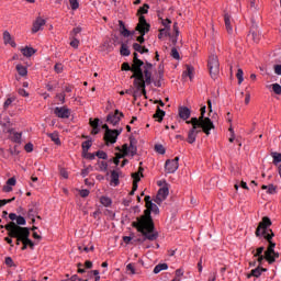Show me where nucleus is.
Segmentation results:
<instances>
[{
	"label": "nucleus",
	"instance_id": "864d4df0",
	"mask_svg": "<svg viewBox=\"0 0 281 281\" xmlns=\"http://www.w3.org/2000/svg\"><path fill=\"white\" fill-rule=\"evenodd\" d=\"M57 100L59 101V104H65V93H58L56 94Z\"/></svg>",
	"mask_w": 281,
	"mask_h": 281
},
{
	"label": "nucleus",
	"instance_id": "603ef678",
	"mask_svg": "<svg viewBox=\"0 0 281 281\" xmlns=\"http://www.w3.org/2000/svg\"><path fill=\"white\" fill-rule=\"evenodd\" d=\"M171 56L175 58V60H179L181 58L179 56V50H177V48L171 49Z\"/></svg>",
	"mask_w": 281,
	"mask_h": 281
},
{
	"label": "nucleus",
	"instance_id": "ea45409f",
	"mask_svg": "<svg viewBox=\"0 0 281 281\" xmlns=\"http://www.w3.org/2000/svg\"><path fill=\"white\" fill-rule=\"evenodd\" d=\"M93 171V167L92 166H88L86 167L85 169L81 170V177H88L89 176V172H92Z\"/></svg>",
	"mask_w": 281,
	"mask_h": 281
},
{
	"label": "nucleus",
	"instance_id": "bf43d9fd",
	"mask_svg": "<svg viewBox=\"0 0 281 281\" xmlns=\"http://www.w3.org/2000/svg\"><path fill=\"white\" fill-rule=\"evenodd\" d=\"M186 272L183 271V269H177L176 270V278H183V274H184Z\"/></svg>",
	"mask_w": 281,
	"mask_h": 281
},
{
	"label": "nucleus",
	"instance_id": "6e6552de",
	"mask_svg": "<svg viewBox=\"0 0 281 281\" xmlns=\"http://www.w3.org/2000/svg\"><path fill=\"white\" fill-rule=\"evenodd\" d=\"M209 69L212 78H216L221 71V64L218 63V56L211 55L209 57Z\"/></svg>",
	"mask_w": 281,
	"mask_h": 281
},
{
	"label": "nucleus",
	"instance_id": "13d9d810",
	"mask_svg": "<svg viewBox=\"0 0 281 281\" xmlns=\"http://www.w3.org/2000/svg\"><path fill=\"white\" fill-rule=\"evenodd\" d=\"M14 201V198L9 200H0V207H3V205H8V203H12Z\"/></svg>",
	"mask_w": 281,
	"mask_h": 281
},
{
	"label": "nucleus",
	"instance_id": "4468645a",
	"mask_svg": "<svg viewBox=\"0 0 281 281\" xmlns=\"http://www.w3.org/2000/svg\"><path fill=\"white\" fill-rule=\"evenodd\" d=\"M168 194H170V191L167 186L160 188L156 195L155 203H157V205H161L164 203V200L168 199Z\"/></svg>",
	"mask_w": 281,
	"mask_h": 281
},
{
	"label": "nucleus",
	"instance_id": "8fccbe9b",
	"mask_svg": "<svg viewBox=\"0 0 281 281\" xmlns=\"http://www.w3.org/2000/svg\"><path fill=\"white\" fill-rule=\"evenodd\" d=\"M95 156L99 158V159H106L108 158V155L105 151H102V150H99L95 153Z\"/></svg>",
	"mask_w": 281,
	"mask_h": 281
},
{
	"label": "nucleus",
	"instance_id": "e2e57ef3",
	"mask_svg": "<svg viewBox=\"0 0 281 281\" xmlns=\"http://www.w3.org/2000/svg\"><path fill=\"white\" fill-rule=\"evenodd\" d=\"M7 186H9V187L16 186V178H10L7 181Z\"/></svg>",
	"mask_w": 281,
	"mask_h": 281
},
{
	"label": "nucleus",
	"instance_id": "5701e85b",
	"mask_svg": "<svg viewBox=\"0 0 281 281\" xmlns=\"http://www.w3.org/2000/svg\"><path fill=\"white\" fill-rule=\"evenodd\" d=\"M182 78H189L190 80H194V67L188 65L187 70L182 72Z\"/></svg>",
	"mask_w": 281,
	"mask_h": 281
},
{
	"label": "nucleus",
	"instance_id": "09e8293b",
	"mask_svg": "<svg viewBox=\"0 0 281 281\" xmlns=\"http://www.w3.org/2000/svg\"><path fill=\"white\" fill-rule=\"evenodd\" d=\"M22 133H19V132H16V133H14L13 134V140L16 143V144H21V137H22Z\"/></svg>",
	"mask_w": 281,
	"mask_h": 281
},
{
	"label": "nucleus",
	"instance_id": "4d7b16f0",
	"mask_svg": "<svg viewBox=\"0 0 281 281\" xmlns=\"http://www.w3.org/2000/svg\"><path fill=\"white\" fill-rule=\"evenodd\" d=\"M24 149H25L26 153H32V150H34V145L32 143H27L24 146Z\"/></svg>",
	"mask_w": 281,
	"mask_h": 281
},
{
	"label": "nucleus",
	"instance_id": "b1692460",
	"mask_svg": "<svg viewBox=\"0 0 281 281\" xmlns=\"http://www.w3.org/2000/svg\"><path fill=\"white\" fill-rule=\"evenodd\" d=\"M119 25H120L121 35L124 36L125 38H128V36H131V31L126 29V25H124V21L120 20Z\"/></svg>",
	"mask_w": 281,
	"mask_h": 281
},
{
	"label": "nucleus",
	"instance_id": "4be33fe9",
	"mask_svg": "<svg viewBox=\"0 0 281 281\" xmlns=\"http://www.w3.org/2000/svg\"><path fill=\"white\" fill-rule=\"evenodd\" d=\"M232 15H229L228 13H226L224 15V22H225V27L228 32V34H232V32H234V27L232 26Z\"/></svg>",
	"mask_w": 281,
	"mask_h": 281
},
{
	"label": "nucleus",
	"instance_id": "9d476101",
	"mask_svg": "<svg viewBox=\"0 0 281 281\" xmlns=\"http://www.w3.org/2000/svg\"><path fill=\"white\" fill-rule=\"evenodd\" d=\"M165 170L168 175L177 172V170H179V157L167 160L165 164Z\"/></svg>",
	"mask_w": 281,
	"mask_h": 281
},
{
	"label": "nucleus",
	"instance_id": "aec40b11",
	"mask_svg": "<svg viewBox=\"0 0 281 281\" xmlns=\"http://www.w3.org/2000/svg\"><path fill=\"white\" fill-rule=\"evenodd\" d=\"M191 114H192V111H190L188 106L179 108V117L181 120H190Z\"/></svg>",
	"mask_w": 281,
	"mask_h": 281
},
{
	"label": "nucleus",
	"instance_id": "37998d69",
	"mask_svg": "<svg viewBox=\"0 0 281 281\" xmlns=\"http://www.w3.org/2000/svg\"><path fill=\"white\" fill-rule=\"evenodd\" d=\"M160 21L165 29L170 30V25L172 24V21H170V19H160Z\"/></svg>",
	"mask_w": 281,
	"mask_h": 281
},
{
	"label": "nucleus",
	"instance_id": "4c0bfd02",
	"mask_svg": "<svg viewBox=\"0 0 281 281\" xmlns=\"http://www.w3.org/2000/svg\"><path fill=\"white\" fill-rule=\"evenodd\" d=\"M71 10H78L80 8V0H69Z\"/></svg>",
	"mask_w": 281,
	"mask_h": 281
},
{
	"label": "nucleus",
	"instance_id": "6ab92c4d",
	"mask_svg": "<svg viewBox=\"0 0 281 281\" xmlns=\"http://www.w3.org/2000/svg\"><path fill=\"white\" fill-rule=\"evenodd\" d=\"M267 272V268H262L258 266L257 268L252 269L247 278H260L262 273Z\"/></svg>",
	"mask_w": 281,
	"mask_h": 281
},
{
	"label": "nucleus",
	"instance_id": "f8f14e48",
	"mask_svg": "<svg viewBox=\"0 0 281 281\" xmlns=\"http://www.w3.org/2000/svg\"><path fill=\"white\" fill-rule=\"evenodd\" d=\"M121 154L124 155V157H135L137 155V147L133 145V142L128 144H124L121 149Z\"/></svg>",
	"mask_w": 281,
	"mask_h": 281
},
{
	"label": "nucleus",
	"instance_id": "e433bc0d",
	"mask_svg": "<svg viewBox=\"0 0 281 281\" xmlns=\"http://www.w3.org/2000/svg\"><path fill=\"white\" fill-rule=\"evenodd\" d=\"M244 72L240 68H238L237 74H236V78L238 80V85H243L245 78L243 77Z\"/></svg>",
	"mask_w": 281,
	"mask_h": 281
},
{
	"label": "nucleus",
	"instance_id": "338daca9",
	"mask_svg": "<svg viewBox=\"0 0 281 281\" xmlns=\"http://www.w3.org/2000/svg\"><path fill=\"white\" fill-rule=\"evenodd\" d=\"M274 74H277V76H281V65L274 66Z\"/></svg>",
	"mask_w": 281,
	"mask_h": 281
},
{
	"label": "nucleus",
	"instance_id": "0eeeda50",
	"mask_svg": "<svg viewBox=\"0 0 281 281\" xmlns=\"http://www.w3.org/2000/svg\"><path fill=\"white\" fill-rule=\"evenodd\" d=\"M136 30L140 34V36L137 37L138 43H144V36L147 34V32H150V25L146 22V18L143 15L139 18Z\"/></svg>",
	"mask_w": 281,
	"mask_h": 281
},
{
	"label": "nucleus",
	"instance_id": "f3484780",
	"mask_svg": "<svg viewBox=\"0 0 281 281\" xmlns=\"http://www.w3.org/2000/svg\"><path fill=\"white\" fill-rule=\"evenodd\" d=\"M44 25H45V20L43 18H37L33 23V27H32L33 34H36V32H41Z\"/></svg>",
	"mask_w": 281,
	"mask_h": 281
},
{
	"label": "nucleus",
	"instance_id": "58836bf2",
	"mask_svg": "<svg viewBox=\"0 0 281 281\" xmlns=\"http://www.w3.org/2000/svg\"><path fill=\"white\" fill-rule=\"evenodd\" d=\"M80 32H82V29L80 26L75 27L70 33V37L78 38V34H80Z\"/></svg>",
	"mask_w": 281,
	"mask_h": 281
},
{
	"label": "nucleus",
	"instance_id": "1a4fd4ad",
	"mask_svg": "<svg viewBox=\"0 0 281 281\" xmlns=\"http://www.w3.org/2000/svg\"><path fill=\"white\" fill-rule=\"evenodd\" d=\"M20 232H22V250L25 251L27 247H31V249H34V241L30 239V228H20Z\"/></svg>",
	"mask_w": 281,
	"mask_h": 281
},
{
	"label": "nucleus",
	"instance_id": "6e6d98bb",
	"mask_svg": "<svg viewBox=\"0 0 281 281\" xmlns=\"http://www.w3.org/2000/svg\"><path fill=\"white\" fill-rule=\"evenodd\" d=\"M126 270L131 271L132 276H135L136 271H135V266H133V263H128L126 266Z\"/></svg>",
	"mask_w": 281,
	"mask_h": 281
},
{
	"label": "nucleus",
	"instance_id": "bb28decb",
	"mask_svg": "<svg viewBox=\"0 0 281 281\" xmlns=\"http://www.w3.org/2000/svg\"><path fill=\"white\" fill-rule=\"evenodd\" d=\"M270 156L272 157V164L274 166H278V164H281V154L278 151H272L270 154Z\"/></svg>",
	"mask_w": 281,
	"mask_h": 281
},
{
	"label": "nucleus",
	"instance_id": "ddd939ff",
	"mask_svg": "<svg viewBox=\"0 0 281 281\" xmlns=\"http://www.w3.org/2000/svg\"><path fill=\"white\" fill-rule=\"evenodd\" d=\"M122 117H124V113L120 112V110H115V113H110L108 115L106 122L112 126H117Z\"/></svg>",
	"mask_w": 281,
	"mask_h": 281
},
{
	"label": "nucleus",
	"instance_id": "a211bd4d",
	"mask_svg": "<svg viewBox=\"0 0 281 281\" xmlns=\"http://www.w3.org/2000/svg\"><path fill=\"white\" fill-rule=\"evenodd\" d=\"M20 52L25 58H32V56L36 54V49L32 46L22 47L20 48Z\"/></svg>",
	"mask_w": 281,
	"mask_h": 281
},
{
	"label": "nucleus",
	"instance_id": "c9c22d12",
	"mask_svg": "<svg viewBox=\"0 0 281 281\" xmlns=\"http://www.w3.org/2000/svg\"><path fill=\"white\" fill-rule=\"evenodd\" d=\"M92 144L93 143L91 140L83 142L81 145L83 153H89V148H91Z\"/></svg>",
	"mask_w": 281,
	"mask_h": 281
},
{
	"label": "nucleus",
	"instance_id": "72a5a7b5",
	"mask_svg": "<svg viewBox=\"0 0 281 281\" xmlns=\"http://www.w3.org/2000/svg\"><path fill=\"white\" fill-rule=\"evenodd\" d=\"M80 46V41L78 37H70V47H74V49H78Z\"/></svg>",
	"mask_w": 281,
	"mask_h": 281
},
{
	"label": "nucleus",
	"instance_id": "393cba45",
	"mask_svg": "<svg viewBox=\"0 0 281 281\" xmlns=\"http://www.w3.org/2000/svg\"><path fill=\"white\" fill-rule=\"evenodd\" d=\"M165 116L166 112L164 110H160V108H157V111L154 114V119L156 120V122H162Z\"/></svg>",
	"mask_w": 281,
	"mask_h": 281
},
{
	"label": "nucleus",
	"instance_id": "0e129e2a",
	"mask_svg": "<svg viewBox=\"0 0 281 281\" xmlns=\"http://www.w3.org/2000/svg\"><path fill=\"white\" fill-rule=\"evenodd\" d=\"M90 194V191L88 189H82L80 191V196H82L83 199L87 198Z\"/></svg>",
	"mask_w": 281,
	"mask_h": 281
},
{
	"label": "nucleus",
	"instance_id": "c03bdc74",
	"mask_svg": "<svg viewBox=\"0 0 281 281\" xmlns=\"http://www.w3.org/2000/svg\"><path fill=\"white\" fill-rule=\"evenodd\" d=\"M272 91H273L277 95H281V86H280V83H273V85H272Z\"/></svg>",
	"mask_w": 281,
	"mask_h": 281
},
{
	"label": "nucleus",
	"instance_id": "39448f33",
	"mask_svg": "<svg viewBox=\"0 0 281 281\" xmlns=\"http://www.w3.org/2000/svg\"><path fill=\"white\" fill-rule=\"evenodd\" d=\"M3 227L7 229L8 236H10V238H16V245H21V243H23V231L21 229H25L26 227H21L14 222H10L5 226L2 225L1 228Z\"/></svg>",
	"mask_w": 281,
	"mask_h": 281
},
{
	"label": "nucleus",
	"instance_id": "2f4dec72",
	"mask_svg": "<svg viewBox=\"0 0 281 281\" xmlns=\"http://www.w3.org/2000/svg\"><path fill=\"white\" fill-rule=\"evenodd\" d=\"M121 56H131V49H128V46L126 44L121 45Z\"/></svg>",
	"mask_w": 281,
	"mask_h": 281
},
{
	"label": "nucleus",
	"instance_id": "2eb2a0df",
	"mask_svg": "<svg viewBox=\"0 0 281 281\" xmlns=\"http://www.w3.org/2000/svg\"><path fill=\"white\" fill-rule=\"evenodd\" d=\"M9 218L10 221H15V225H18V227L27 225V221H25V217L21 215L18 216L16 213H10Z\"/></svg>",
	"mask_w": 281,
	"mask_h": 281
},
{
	"label": "nucleus",
	"instance_id": "a19ab883",
	"mask_svg": "<svg viewBox=\"0 0 281 281\" xmlns=\"http://www.w3.org/2000/svg\"><path fill=\"white\" fill-rule=\"evenodd\" d=\"M205 105L201 108V116L198 119V121L201 122H205V120H210V117H205Z\"/></svg>",
	"mask_w": 281,
	"mask_h": 281
},
{
	"label": "nucleus",
	"instance_id": "20e7f679",
	"mask_svg": "<svg viewBox=\"0 0 281 281\" xmlns=\"http://www.w3.org/2000/svg\"><path fill=\"white\" fill-rule=\"evenodd\" d=\"M187 124H191L192 128L188 133L187 142L188 144H194L196 142V136L203 131L205 135H210V131L214 128V123L212 120H205L199 122V119L192 117L190 121H187Z\"/></svg>",
	"mask_w": 281,
	"mask_h": 281
},
{
	"label": "nucleus",
	"instance_id": "7ed1b4c3",
	"mask_svg": "<svg viewBox=\"0 0 281 281\" xmlns=\"http://www.w3.org/2000/svg\"><path fill=\"white\" fill-rule=\"evenodd\" d=\"M271 227V220L269 217H263L262 221L259 223L256 229L257 238L263 236L266 240H268L269 246L266 250V260L269 265H273L277 258H280V252H276V243L271 240L273 238V231Z\"/></svg>",
	"mask_w": 281,
	"mask_h": 281
},
{
	"label": "nucleus",
	"instance_id": "a878e982",
	"mask_svg": "<svg viewBox=\"0 0 281 281\" xmlns=\"http://www.w3.org/2000/svg\"><path fill=\"white\" fill-rule=\"evenodd\" d=\"M262 190H267V194H277L278 193V188H276V186L273 184H263L261 187Z\"/></svg>",
	"mask_w": 281,
	"mask_h": 281
},
{
	"label": "nucleus",
	"instance_id": "de8ad7c7",
	"mask_svg": "<svg viewBox=\"0 0 281 281\" xmlns=\"http://www.w3.org/2000/svg\"><path fill=\"white\" fill-rule=\"evenodd\" d=\"M255 258H257V262H259L260 267V265H262V261L267 260V252L265 251V255L255 256Z\"/></svg>",
	"mask_w": 281,
	"mask_h": 281
},
{
	"label": "nucleus",
	"instance_id": "f704fd0d",
	"mask_svg": "<svg viewBox=\"0 0 281 281\" xmlns=\"http://www.w3.org/2000/svg\"><path fill=\"white\" fill-rule=\"evenodd\" d=\"M27 216H29V218H32V223H35L36 222V220H35L36 209H34V207L30 209L27 212Z\"/></svg>",
	"mask_w": 281,
	"mask_h": 281
},
{
	"label": "nucleus",
	"instance_id": "3c124183",
	"mask_svg": "<svg viewBox=\"0 0 281 281\" xmlns=\"http://www.w3.org/2000/svg\"><path fill=\"white\" fill-rule=\"evenodd\" d=\"M78 249L79 251H86V254H89V251H93V246H91L90 248L87 246H79Z\"/></svg>",
	"mask_w": 281,
	"mask_h": 281
},
{
	"label": "nucleus",
	"instance_id": "69168bd1",
	"mask_svg": "<svg viewBox=\"0 0 281 281\" xmlns=\"http://www.w3.org/2000/svg\"><path fill=\"white\" fill-rule=\"evenodd\" d=\"M142 48H143L142 45H139V44H137V43H134V44H133V49H134L135 52H138L139 54H140V52H142Z\"/></svg>",
	"mask_w": 281,
	"mask_h": 281
},
{
	"label": "nucleus",
	"instance_id": "7c9ffc66",
	"mask_svg": "<svg viewBox=\"0 0 281 281\" xmlns=\"http://www.w3.org/2000/svg\"><path fill=\"white\" fill-rule=\"evenodd\" d=\"M111 183H114V186H120V175H117L115 171H112L111 173Z\"/></svg>",
	"mask_w": 281,
	"mask_h": 281
},
{
	"label": "nucleus",
	"instance_id": "5fc2aeb1",
	"mask_svg": "<svg viewBox=\"0 0 281 281\" xmlns=\"http://www.w3.org/2000/svg\"><path fill=\"white\" fill-rule=\"evenodd\" d=\"M85 155H83V157L86 158V159H90V161H93V159H95V154H91V153H83Z\"/></svg>",
	"mask_w": 281,
	"mask_h": 281
},
{
	"label": "nucleus",
	"instance_id": "412c9836",
	"mask_svg": "<svg viewBox=\"0 0 281 281\" xmlns=\"http://www.w3.org/2000/svg\"><path fill=\"white\" fill-rule=\"evenodd\" d=\"M3 41L5 45H11V47H16V42L12 40V35L8 31L3 32Z\"/></svg>",
	"mask_w": 281,
	"mask_h": 281
},
{
	"label": "nucleus",
	"instance_id": "423d86ee",
	"mask_svg": "<svg viewBox=\"0 0 281 281\" xmlns=\"http://www.w3.org/2000/svg\"><path fill=\"white\" fill-rule=\"evenodd\" d=\"M122 131H124V128L122 127H119L116 130H108V132H105L103 136L106 146H109V144H115L117 142V137L122 135Z\"/></svg>",
	"mask_w": 281,
	"mask_h": 281
},
{
	"label": "nucleus",
	"instance_id": "c756f323",
	"mask_svg": "<svg viewBox=\"0 0 281 281\" xmlns=\"http://www.w3.org/2000/svg\"><path fill=\"white\" fill-rule=\"evenodd\" d=\"M16 71H18L19 76H22V77L27 76V67H25L21 64L16 65Z\"/></svg>",
	"mask_w": 281,
	"mask_h": 281
},
{
	"label": "nucleus",
	"instance_id": "a18cd8bd",
	"mask_svg": "<svg viewBox=\"0 0 281 281\" xmlns=\"http://www.w3.org/2000/svg\"><path fill=\"white\" fill-rule=\"evenodd\" d=\"M120 159H124V155L122 153H116L114 158L115 166H120Z\"/></svg>",
	"mask_w": 281,
	"mask_h": 281
},
{
	"label": "nucleus",
	"instance_id": "680f3d73",
	"mask_svg": "<svg viewBox=\"0 0 281 281\" xmlns=\"http://www.w3.org/2000/svg\"><path fill=\"white\" fill-rule=\"evenodd\" d=\"M55 71L56 74H63V64H56Z\"/></svg>",
	"mask_w": 281,
	"mask_h": 281
},
{
	"label": "nucleus",
	"instance_id": "052dcab7",
	"mask_svg": "<svg viewBox=\"0 0 281 281\" xmlns=\"http://www.w3.org/2000/svg\"><path fill=\"white\" fill-rule=\"evenodd\" d=\"M263 252H265V247L261 246V247L257 248L254 256H262Z\"/></svg>",
	"mask_w": 281,
	"mask_h": 281
},
{
	"label": "nucleus",
	"instance_id": "9b49d317",
	"mask_svg": "<svg viewBox=\"0 0 281 281\" xmlns=\"http://www.w3.org/2000/svg\"><path fill=\"white\" fill-rule=\"evenodd\" d=\"M54 114L56 115V117H59L60 120H69L70 115H71V110H69V108L67 106H56L54 109Z\"/></svg>",
	"mask_w": 281,
	"mask_h": 281
},
{
	"label": "nucleus",
	"instance_id": "cd10ccee",
	"mask_svg": "<svg viewBox=\"0 0 281 281\" xmlns=\"http://www.w3.org/2000/svg\"><path fill=\"white\" fill-rule=\"evenodd\" d=\"M48 137L56 144V146H60V136L57 134V132L47 134Z\"/></svg>",
	"mask_w": 281,
	"mask_h": 281
},
{
	"label": "nucleus",
	"instance_id": "774afa93",
	"mask_svg": "<svg viewBox=\"0 0 281 281\" xmlns=\"http://www.w3.org/2000/svg\"><path fill=\"white\" fill-rule=\"evenodd\" d=\"M12 104V99H7L5 101H4V104H3V108L4 109H8L10 105Z\"/></svg>",
	"mask_w": 281,
	"mask_h": 281
},
{
	"label": "nucleus",
	"instance_id": "49530a36",
	"mask_svg": "<svg viewBox=\"0 0 281 281\" xmlns=\"http://www.w3.org/2000/svg\"><path fill=\"white\" fill-rule=\"evenodd\" d=\"M90 126L92 128L99 127L100 126V119H90Z\"/></svg>",
	"mask_w": 281,
	"mask_h": 281
},
{
	"label": "nucleus",
	"instance_id": "f03ea898",
	"mask_svg": "<svg viewBox=\"0 0 281 281\" xmlns=\"http://www.w3.org/2000/svg\"><path fill=\"white\" fill-rule=\"evenodd\" d=\"M145 203L147 210L143 216L137 217L135 222H133V227L137 229L143 235V238L137 239L138 243H146V240H157L159 238V234L155 232V224L153 223V217L150 216V212L154 214H159V206L153 203L150 195L145 196Z\"/></svg>",
	"mask_w": 281,
	"mask_h": 281
},
{
	"label": "nucleus",
	"instance_id": "473e14b6",
	"mask_svg": "<svg viewBox=\"0 0 281 281\" xmlns=\"http://www.w3.org/2000/svg\"><path fill=\"white\" fill-rule=\"evenodd\" d=\"M100 203H102L104 207H109L113 202L109 196H101Z\"/></svg>",
	"mask_w": 281,
	"mask_h": 281
},
{
	"label": "nucleus",
	"instance_id": "f257e3e1",
	"mask_svg": "<svg viewBox=\"0 0 281 281\" xmlns=\"http://www.w3.org/2000/svg\"><path fill=\"white\" fill-rule=\"evenodd\" d=\"M122 71H133L131 78H134V87L137 91H142V93L146 95V85L153 83V64H144L137 56V53H134L132 67L128 63H123Z\"/></svg>",
	"mask_w": 281,
	"mask_h": 281
},
{
	"label": "nucleus",
	"instance_id": "79ce46f5",
	"mask_svg": "<svg viewBox=\"0 0 281 281\" xmlns=\"http://www.w3.org/2000/svg\"><path fill=\"white\" fill-rule=\"evenodd\" d=\"M155 150L159 155H166V148L164 147V145H155Z\"/></svg>",
	"mask_w": 281,
	"mask_h": 281
},
{
	"label": "nucleus",
	"instance_id": "c85d7f7f",
	"mask_svg": "<svg viewBox=\"0 0 281 281\" xmlns=\"http://www.w3.org/2000/svg\"><path fill=\"white\" fill-rule=\"evenodd\" d=\"M168 263H159L154 268V273H161V271H167Z\"/></svg>",
	"mask_w": 281,
	"mask_h": 281
},
{
	"label": "nucleus",
	"instance_id": "dca6fc26",
	"mask_svg": "<svg viewBox=\"0 0 281 281\" xmlns=\"http://www.w3.org/2000/svg\"><path fill=\"white\" fill-rule=\"evenodd\" d=\"M142 168H139V171L138 172H135L132 175L134 181H133V190L131 191L130 194H135V191L137 190V183H139L143 175H142Z\"/></svg>",
	"mask_w": 281,
	"mask_h": 281
}]
</instances>
